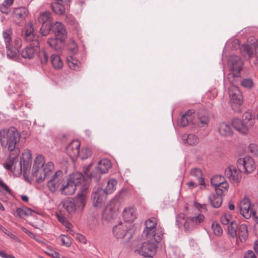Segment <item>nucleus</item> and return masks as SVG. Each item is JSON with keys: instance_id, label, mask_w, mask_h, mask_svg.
<instances>
[{"instance_id": "2f4dec72", "label": "nucleus", "mask_w": 258, "mask_h": 258, "mask_svg": "<svg viewBox=\"0 0 258 258\" xmlns=\"http://www.w3.org/2000/svg\"><path fill=\"white\" fill-rule=\"evenodd\" d=\"M64 40L58 39L57 37L54 38H49L47 40V44L50 47L55 49L58 50L61 48L63 45V41Z\"/></svg>"}, {"instance_id": "20e7f679", "label": "nucleus", "mask_w": 258, "mask_h": 258, "mask_svg": "<svg viewBox=\"0 0 258 258\" xmlns=\"http://www.w3.org/2000/svg\"><path fill=\"white\" fill-rule=\"evenodd\" d=\"M233 127L241 134H248L249 128L255 123V117L249 112L246 111L243 114L242 119L234 118L232 120Z\"/></svg>"}, {"instance_id": "aec40b11", "label": "nucleus", "mask_w": 258, "mask_h": 258, "mask_svg": "<svg viewBox=\"0 0 258 258\" xmlns=\"http://www.w3.org/2000/svg\"><path fill=\"white\" fill-rule=\"evenodd\" d=\"M77 188L76 185L69 181V179H68L67 182H64L62 184L60 189L62 194L66 196H70L75 192Z\"/></svg>"}, {"instance_id": "e433bc0d", "label": "nucleus", "mask_w": 258, "mask_h": 258, "mask_svg": "<svg viewBox=\"0 0 258 258\" xmlns=\"http://www.w3.org/2000/svg\"><path fill=\"white\" fill-rule=\"evenodd\" d=\"M67 61L69 67L75 71L80 70V62L73 56H70L67 57Z\"/></svg>"}, {"instance_id": "de8ad7c7", "label": "nucleus", "mask_w": 258, "mask_h": 258, "mask_svg": "<svg viewBox=\"0 0 258 258\" xmlns=\"http://www.w3.org/2000/svg\"><path fill=\"white\" fill-rule=\"evenodd\" d=\"M240 85L247 89H251L254 86V83L250 78L244 79L240 81Z\"/></svg>"}, {"instance_id": "393cba45", "label": "nucleus", "mask_w": 258, "mask_h": 258, "mask_svg": "<svg viewBox=\"0 0 258 258\" xmlns=\"http://www.w3.org/2000/svg\"><path fill=\"white\" fill-rule=\"evenodd\" d=\"M238 238L241 242H245L248 236L247 226L245 224H241L237 228Z\"/></svg>"}, {"instance_id": "13d9d810", "label": "nucleus", "mask_w": 258, "mask_h": 258, "mask_svg": "<svg viewBox=\"0 0 258 258\" xmlns=\"http://www.w3.org/2000/svg\"><path fill=\"white\" fill-rule=\"evenodd\" d=\"M61 241L63 245L69 247L71 244V241L68 236L62 235L61 236Z\"/></svg>"}, {"instance_id": "f8f14e48", "label": "nucleus", "mask_w": 258, "mask_h": 258, "mask_svg": "<svg viewBox=\"0 0 258 258\" xmlns=\"http://www.w3.org/2000/svg\"><path fill=\"white\" fill-rule=\"evenodd\" d=\"M157 219L154 217L150 218L145 221V228L143 234L147 238H150L155 235V234H153V231L157 227Z\"/></svg>"}, {"instance_id": "f3484780", "label": "nucleus", "mask_w": 258, "mask_h": 258, "mask_svg": "<svg viewBox=\"0 0 258 258\" xmlns=\"http://www.w3.org/2000/svg\"><path fill=\"white\" fill-rule=\"evenodd\" d=\"M52 32L55 36L59 40H64L67 33L64 26L60 22H56L52 25Z\"/></svg>"}, {"instance_id": "a19ab883", "label": "nucleus", "mask_w": 258, "mask_h": 258, "mask_svg": "<svg viewBox=\"0 0 258 258\" xmlns=\"http://www.w3.org/2000/svg\"><path fill=\"white\" fill-rule=\"evenodd\" d=\"M153 234H155V235L151 237L150 238H153L155 242H159L163 238V230L162 228L159 227H157L154 231Z\"/></svg>"}, {"instance_id": "2eb2a0df", "label": "nucleus", "mask_w": 258, "mask_h": 258, "mask_svg": "<svg viewBox=\"0 0 258 258\" xmlns=\"http://www.w3.org/2000/svg\"><path fill=\"white\" fill-rule=\"evenodd\" d=\"M80 143L78 140H74L66 147V152L72 158H75L79 155Z\"/></svg>"}, {"instance_id": "a18cd8bd", "label": "nucleus", "mask_w": 258, "mask_h": 258, "mask_svg": "<svg viewBox=\"0 0 258 258\" xmlns=\"http://www.w3.org/2000/svg\"><path fill=\"white\" fill-rule=\"evenodd\" d=\"M182 141L184 145L186 146H192L194 144V135L184 134L182 136Z\"/></svg>"}, {"instance_id": "6ab92c4d", "label": "nucleus", "mask_w": 258, "mask_h": 258, "mask_svg": "<svg viewBox=\"0 0 258 258\" xmlns=\"http://www.w3.org/2000/svg\"><path fill=\"white\" fill-rule=\"evenodd\" d=\"M87 190H80L73 201L75 203L77 210L82 211L86 204Z\"/></svg>"}, {"instance_id": "603ef678", "label": "nucleus", "mask_w": 258, "mask_h": 258, "mask_svg": "<svg viewBox=\"0 0 258 258\" xmlns=\"http://www.w3.org/2000/svg\"><path fill=\"white\" fill-rule=\"evenodd\" d=\"M241 206L239 207L240 213L246 219H249L250 218L251 214L249 213V210L250 209V205L245 206L243 208Z\"/></svg>"}, {"instance_id": "09e8293b", "label": "nucleus", "mask_w": 258, "mask_h": 258, "mask_svg": "<svg viewBox=\"0 0 258 258\" xmlns=\"http://www.w3.org/2000/svg\"><path fill=\"white\" fill-rule=\"evenodd\" d=\"M211 228L215 235L220 236L223 233V230L220 224L217 222H213Z\"/></svg>"}, {"instance_id": "0e129e2a", "label": "nucleus", "mask_w": 258, "mask_h": 258, "mask_svg": "<svg viewBox=\"0 0 258 258\" xmlns=\"http://www.w3.org/2000/svg\"><path fill=\"white\" fill-rule=\"evenodd\" d=\"M75 238L81 243H85L86 242L85 237L80 233H76L75 234Z\"/></svg>"}, {"instance_id": "39448f33", "label": "nucleus", "mask_w": 258, "mask_h": 258, "mask_svg": "<svg viewBox=\"0 0 258 258\" xmlns=\"http://www.w3.org/2000/svg\"><path fill=\"white\" fill-rule=\"evenodd\" d=\"M72 183L79 187L80 190H87L91 181H94L91 173H85L84 176L81 173L76 172L71 174L68 178Z\"/></svg>"}, {"instance_id": "f03ea898", "label": "nucleus", "mask_w": 258, "mask_h": 258, "mask_svg": "<svg viewBox=\"0 0 258 258\" xmlns=\"http://www.w3.org/2000/svg\"><path fill=\"white\" fill-rule=\"evenodd\" d=\"M22 36L30 43L22 50L21 55L24 58L32 59L38 52L40 46L38 36L34 34L32 23H28L25 25L22 32Z\"/></svg>"}, {"instance_id": "4be33fe9", "label": "nucleus", "mask_w": 258, "mask_h": 258, "mask_svg": "<svg viewBox=\"0 0 258 258\" xmlns=\"http://www.w3.org/2000/svg\"><path fill=\"white\" fill-rule=\"evenodd\" d=\"M28 11L25 7H19L14 9L13 16L16 19L23 20L27 17Z\"/></svg>"}, {"instance_id": "69168bd1", "label": "nucleus", "mask_w": 258, "mask_h": 258, "mask_svg": "<svg viewBox=\"0 0 258 258\" xmlns=\"http://www.w3.org/2000/svg\"><path fill=\"white\" fill-rule=\"evenodd\" d=\"M0 256L3 258H16L12 254H8L4 253V252H0Z\"/></svg>"}, {"instance_id": "c756f323", "label": "nucleus", "mask_w": 258, "mask_h": 258, "mask_svg": "<svg viewBox=\"0 0 258 258\" xmlns=\"http://www.w3.org/2000/svg\"><path fill=\"white\" fill-rule=\"evenodd\" d=\"M33 212V210L31 209L24 207L23 208H17L14 215L15 216L24 218L25 217L31 215Z\"/></svg>"}, {"instance_id": "c9c22d12", "label": "nucleus", "mask_w": 258, "mask_h": 258, "mask_svg": "<svg viewBox=\"0 0 258 258\" xmlns=\"http://www.w3.org/2000/svg\"><path fill=\"white\" fill-rule=\"evenodd\" d=\"M240 77V73H230L227 76V79L229 82L234 87H236L237 85H238L239 83L241 81L239 80V78Z\"/></svg>"}, {"instance_id": "9b49d317", "label": "nucleus", "mask_w": 258, "mask_h": 258, "mask_svg": "<svg viewBox=\"0 0 258 258\" xmlns=\"http://www.w3.org/2000/svg\"><path fill=\"white\" fill-rule=\"evenodd\" d=\"M228 65L231 73H240L242 70L243 61L238 56H232L228 60Z\"/></svg>"}, {"instance_id": "9d476101", "label": "nucleus", "mask_w": 258, "mask_h": 258, "mask_svg": "<svg viewBox=\"0 0 258 258\" xmlns=\"http://www.w3.org/2000/svg\"><path fill=\"white\" fill-rule=\"evenodd\" d=\"M106 196L101 188L94 190L91 197L94 207L97 208L101 207L105 203Z\"/></svg>"}, {"instance_id": "dca6fc26", "label": "nucleus", "mask_w": 258, "mask_h": 258, "mask_svg": "<svg viewBox=\"0 0 258 258\" xmlns=\"http://www.w3.org/2000/svg\"><path fill=\"white\" fill-rule=\"evenodd\" d=\"M198 125L200 127L205 128L208 126L210 118L209 113L206 109L202 108L199 110L198 112Z\"/></svg>"}, {"instance_id": "3c124183", "label": "nucleus", "mask_w": 258, "mask_h": 258, "mask_svg": "<svg viewBox=\"0 0 258 258\" xmlns=\"http://www.w3.org/2000/svg\"><path fill=\"white\" fill-rule=\"evenodd\" d=\"M91 155V150L88 148H83L81 151L79 152V155L78 156L82 160H85L90 157Z\"/></svg>"}, {"instance_id": "bf43d9fd", "label": "nucleus", "mask_w": 258, "mask_h": 258, "mask_svg": "<svg viewBox=\"0 0 258 258\" xmlns=\"http://www.w3.org/2000/svg\"><path fill=\"white\" fill-rule=\"evenodd\" d=\"M125 191L124 190H120L119 192H118L114 198L112 199L113 201H116L119 202L121 201V200H122L124 197Z\"/></svg>"}, {"instance_id": "864d4df0", "label": "nucleus", "mask_w": 258, "mask_h": 258, "mask_svg": "<svg viewBox=\"0 0 258 258\" xmlns=\"http://www.w3.org/2000/svg\"><path fill=\"white\" fill-rule=\"evenodd\" d=\"M248 151L249 152L254 155H258V146L256 144L254 143L250 144L248 147Z\"/></svg>"}, {"instance_id": "bb28decb", "label": "nucleus", "mask_w": 258, "mask_h": 258, "mask_svg": "<svg viewBox=\"0 0 258 258\" xmlns=\"http://www.w3.org/2000/svg\"><path fill=\"white\" fill-rule=\"evenodd\" d=\"M218 132L221 135L223 136H229L233 134L231 125L225 122H222L219 124Z\"/></svg>"}, {"instance_id": "1a4fd4ad", "label": "nucleus", "mask_w": 258, "mask_h": 258, "mask_svg": "<svg viewBox=\"0 0 258 258\" xmlns=\"http://www.w3.org/2000/svg\"><path fill=\"white\" fill-rule=\"evenodd\" d=\"M222 177L220 175H215L211 179V185L214 187L215 194H213L214 195L222 197L223 195L225 194L229 187V184L226 181H220L219 183H215V181L217 179H220Z\"/></svg>"}, {"instance_id": "f704fd0d", "label": "nucleus", "mask_w": 258, "mask_h": 258, "mask_svg": "<svg viewBox=\"0 0 258 258\" xmlns=\"http://www.w3.org/2000/svg\"><path fill=\"white\" fill-rule=\"evenodd\" d=\"M64 5L58 2H54L51 4V8L56 15H61L65 13Z\"/></svg>"}, {"instance_id": "7ed1b4c3", "label": "nucleus", "mask_w": 258, "mask_h": 258, "mask_svg": "<svg viewBox=\"0 0 258 258\" xmlns=\"http://www.w3.org/2000/svg\"><path fill=\"white\" fill-rule=\"evenodd\" d=\"M53 169V163L48 162L45 164L44 157L39 155L35 159L30 178L32 180L35 179L38 183H41L52 174Z\"/></svg>"}, {"instance_id": "a211bd4d", "label": "nucleus", "mask_w": 258, "mask_h": 258, "mask_svg": "<svg viewBox=\"0 0 258 258\" xmlns=\"http://www.w3.org/2000/svg\"><path fill=\"white\" fill-rule=\"evenodd\" d=\"M128 228L125 223H119L113 227V236L117 239L123 238L127 232Z\"/></svg>"}, {"instance_id": "49530a36", "label": "nucleus", "mask_w": 258, "mask_h": 258, "mask_svg": "<svg viewBox=\"0 0 258 258\" xmlns=\"http://www.w3.org/2000/svg\"><path fill=\"white\" fill-rule=\"evenodd\" d=\"M194 227V217H187L184 223V228L185 231H192Z\"/></svg>"}, {"instance_id": "4468645a", "label": "nucleus", "mask_w": 258, "mask_h": 258, "mask_svg": "<svg viewBox=\"0 0 258 258\" xmlns=\"http://www.w3.org/2000/svg\"><path fill=\"white\" fill-rule=\"evenodd\" d=\"M241 172L242 170L240 171L234 166H229L225 170V174L231 181L238 183L241 179Z\"/></svg>"}, {"instance_id": "f257e3e1", "label": "nucleus", "mask_w": 258, "mask_h": 258, "mask_svg": "<svg viewBox=\"0 0 258 258\" xmlns=\"http://www.w3.org/2000/svg\"><path fill=\"white\" fill-rule=\"evenodd\" d=\"M20 137L17 129L14 126L0 130L1 145L11 152L4 167L7 170L13 171L14 173L18 175H20L23 171L24 177L27 178L29 177L32 157L30 153H25L23 154L20 161H19L20 148L18 144Z\"/></svg>"}, {"instance_id": "423d86ee", "label": "nucleus", "mask_w": 258, "mask_h": 258, "mask_svg": "<svg viewBox=\"0 0 258 258\" xmlns=\"http://www.w3.org/2000/svg\"><path fill=\"white\" fill-rule=\"evenodd\" d=\"M111 167V163L108 160L103 159L100 160L95 170L91 172L94 181L98 182L100 179L101 175L107 173Z\"/></svg>"}, {"instance_id": "58836bf2", "label": "nucleus", "mask_w": 258, "mask_h": 258, "mask_svg": "<svg viewBox=\"0 0 258 258\" xmlns=\"http://www.w3.org/2000/svg\"><path fill=\"white\" fill-rule=\"evenodd\" d=\"M39 50L38 58L39 61L42 65H45L48 61L49 54L44 49Z\"/></svg>"}, {"instance_id": "5fc2aeb1", "label": "nucleus", "mask_w": 258, "mask_h": 258, "mask_svg": "<svg viewBox=\"0 0 258 258\" xmlns=\"http://www.w3.org/2000/svg\"><path fill=\"white\" fill-rule=\"evenodd\" d=\"M240 49L241 50H242V51H244L245 52H246L249 56H250V55H251L253 53L251 49L250 48V47L247 44H242L240 46Z\"/></svg>"}, {"instance_id": "412c9836", "label": "nucleus", "mask_w": 258, "mask_h": 258, "mask_svg": "<svg viewBox=\"0 0 258 258\" xmlns=\"http://www.w3.org/2000/svg\"><path fill=\"white\" fill-rule=\"evenodd\" d=\"M192 110H188L185 114H183L178 121L179 126L184 127L188 125L194 119Z\"/></svg>"}, {"instance_id": "052dcab7", "label": "nucleus", "mask_w": 258, "mask_h": 258, "mask_svg": "<svg viewBox=\"0 0 258 258\" xmlns=\"http://www.w3.org/2000/svg\"><path fill=\"white\" fill-rule=\"evenodd\" d=\"M231 218V215H227L226 214H224L223 215L221 218V223L223 225H228L229 223V221Z\"/></svg>"}, {"instance_id": "6e6552de", "label": "nucleus", "mask_w": 258, "mask_h": 258, "mask_svg": "<svg viewBox=\"0 0 258 258\" xmlns=\"http://www.w3.org/2000/svg\"><path fill=\"white\" fill-rule=\"evenodd\" d=\"M62 172L57 170L47 181V187L52 192H55L62 183Z\"/></svg>"}, {"instance_id": "c03bdc74", "label": "nucleus", "mask_w": 258, "mask_h": 258, "mask_svg": "<svg viewBox=\"0 0 258 258\" xmlns=\"http://www.w3.org/2000/svg\"><path fill=\"white\" fill-rule=\"evenodd\" d=\"M7 48V56L11 59H16L18 57V51L15 47H10L9 45L8 48Z\"/></svg>"}, {"instance_id": "4c0bfd02", "label": "nucleus", "mask_w": 258, "mask_h": 258, "mask_svg": "<svg viewBox=\"0 0 258 258\" xmlns=\"http://www.w3.org/2000/svg\"><path fill=\"white\" fill-rule=\"evenodd\" d=\"M38 21L41 24L51 23L50 12L46 11L41 13L38 18Z\"/></svg>"}, {"instance_id": "5701e85b", "label": "nucleus", "mask_w": 258, "mask_h": 258, "mask_svg": "<svg viewBox=\"0 0 258 258\" xmlns=\"http://www.w3.org/2000/svg\"><path fill=\"white\" fill-rule=\"evenodd\" d=\"M195 208L198 209V212L195 213V222L197 224H200L205 219V217L203 214H201L199 212H202V210H207L206 207L204 205H201L198 202L195 201Z\"/></svg>"}, {"instance_id": "ddd939ff", "label": "nucleus", "mask_w": 258, "mask_h": 258, "mask_svg": "<svg viewBox=\"0 0 258 258\" xmlns=\"http://www.w3.org/2000/svg\"><path fill=\"white\" fill-rule=\"evenodd\" d=\"M157 249L156 244L152 242H145L140 249L141 253L144 256L152 257L153 254Z\"/></svg>"}, {"instance_id": "37998d69", "label": "nucleus", "mask_w": 258, "mask_h": 258, "mask_svg": "<svg viewBox=\"0 0 258 258\" xmlns=\"http://www.w3.org/2000/svg\"><path fill=\"white\" fill-rule=\"evenodd\" d=\"M12 32L11 29H6L3 31V35L6 48H8L9 45H10V43L12 42Z\"/></svg>"}, {"instance_id": "c85d7f7f", "label": "nucleus", "mask_w": 258, "mask_h": 258, "mask_svg": "<svg viewBox=\"0 0 258 258\" xmlns=\"http://www.w3.org/2000/svg\"><path fill=\"white\" fill-rule=\"evenodd\" d=\"M117 181L114 179H110L107 182L106 187L103 189L105 195L111 194L116 189Z\"/></svg>"}, {"instance_id": "680f3d73", "label": "nucleus", "mask_w": 258, "mask_h": 258, "mask_svg": "<svg viewBox=\"0 0 258 258\" xmlns=\"http://www.w3.org/2000/svg\"><path fill=\"white\" fill-rule=\"evenodd\" d=\"M244 258H257L255 253L251 250L246 251L244 255Z\"/></svg>"}, {"instance_id": "6e6d98bb", "label": "nucleus", "mask_w": 258, "mask_h": 258, "mask_svg": "<svg viewBox=\"0 0 258 258\" xmlns=\"http://www.w3.org/2000/svg\"><path fill=\"white\" fill-rule=\"evenodd\" d=\"M4 190L10 194H12V191L8 186L2 180H0V192H2Z\"/></svg>"}, {"instance_id": "b1692460", "label": "nucleus", "mask_w": 258, "mask_h": 258, "mask_svg": "<svg viewBox=\"0 0 258 258\" xmlns=\"http://www.w3.org/2000/svg\"><path fill=\"white\" fill-rule=\"evenodd\" d=\"M62 205V211H66L69 214H72L75 213L77 208L75 203L72 200H65L61 203Z\"/></svg>"}, {"instance_id": "cd10ccee", "label": "nucleus", "mask_w": 258, "mask_h": 258, "mask_svg": "<svg viewBox=\"0 0 258 258\" xmlns=\"http://www.w3.org/2000/svg\"><path fill=\"white\" fill-rule=\"evenodd\" d=\"M122 217L125 221L133 222L136 218L134 209L132 207L124 209L122 212Z\"/></svg>"}, {"instance_id": "7c9ffc66", "label": "nucleus", "mask_w": 258, "mask_h": 258, "mask_svg": "<svg viewBox=\"0 0 258 258\" xmlns=\"http://www.w3.org/2000/svg\"><path fill=\"white\" fill-rule=\"evenodd\" d=\"M208 199L211 206L214 208L220 207L222 204L223 200L222 197L211 194L209 196Z\"/></svg>"}, {"instance_id": "ea45409f", "label": "nucleus", "mask_w": 258, "mask_h": 258, "mask_svg": "<svg viewBox=\"0 0 258 258\" xmlns=\"http://www.w3.org/2000/svg\"><path fill=\"white\" fill-rule=\"evenodd\" d=\"M238 226L235 221H232L228 226L227 230L229 234L232 238L237 237Z\"/></svg>"}, {"instance_id": "473e14b6", "label": "nucleus", "mask_w": 258, "mask_h": 258, "mask_svg": "<svg viewBox=\"0 0 258 258\" xmlns=\"http://www.w3.org/2000/svg\"><path fill=\"white\" fill-rule=\"evenodd\" d=\"M50 60L52 67L55 70L60 69L63 67V62L58 55L52 54L50 56Z\"/></svg>"}, {"instance_id": "e2e57ef3", "label": "nucleus", "mask_w": 258, "mask_h": 258, "mask_svg": "<svg viewBox=\"0 0 258 258\" xmlns=\"http://www.w3.org/2000/svg\"><path fill=\"white\" fill-rule=\"evenodd\" d=\"M0 11L5 14H8L10 12V8L2 4L0 6Z\"/></svg>"}, {"instance_id": "72a5a7b5", "label": "nucleus", "mask_w": 258, "mask_h": 258, "mask_svg": "<svg viewBox=\"0 0 258 258\" xmlns=\"http://www.w3.org/2000/svg\"><path fill=\"white\" fill-rule=\"evenodd\" d=\"M231 100L234 104L237 105H241L243 102V96L241 93L238 90L236 92L230 94Z\"/></svg>"}, {"instance_id": "774afa93", "label": "nucleus", "mask_w": 258, "mask_h": 258, "mask_svg": "<svg viewBox=\"0 0 258 258\" xmlns=\"http://www.w3.org/2000/svg\"><path fill=\"white\" fill-rule=\"evenodd\" d=\"M181 219H183V216L182 214H179L176 218V223L177 225H179V223L181 222L180 220Z\"/></svg>"}, {"instance_id": "0eeeda50", "label": "nucleus", "mask_w": 258, "mask_h": 258, "mask_svg": "<svg viewBox=\"0 0 258 258\" xmlns=\"http://www.w3.org/2000/svg\"><path fill=\"white\" fill-rule=\"evenodd\" d=\"M237 167L240 171L243 170L245 173H251L255 169V165L253 159L250 156H245L239 158L236 162Z\"/></svg>"}, {"instance_id": "4d7b16f0", "label": "nucleus", "mask_w": 258, "mask_h": 258, "mask_svg": "<svg viewBox=\"0 0 258 258\" xmlns=\"http://www.w3.org/2000/svg\"><path fill=\"white\" fill-rule=\"evenodd\" d=\"M1 228H2V231L5 234H6L8 236L11 237L12 239L15 240V241H18L19 240V238L15 235L13 234L12 232H10L6 228H5V227H1Z\"/></svg>"}, {"instance_id": "8fccbe9b", "label": "nucleus", "mask_w": 258, "mask_h": 258, "mask_svg": "<svg viewBox=\"0 0 258 258\" xmlns=\"http://www.w3.org/2000/svg\"><path fill=\"white\" fill-rule=\"evenodd\" d=\"M68 49L73 54H76L78 51L77 45L73 39H70L69 40Z\"/></svg>"}, {"instance_id": "338daca9", "label": "nucleus", "mask_w": 258, "mask_h": 258, "mask_svg": "<svg viewBox=\"0 0 258 258\" xmlns=\"http://www.w3.org/2000/svg\"><path fill=\"white\" fill-rule=\"evenodd\" d=\"M250 201L248 198L245 197L243 198L242 201L241 202V204L245 206H247L250 205Z\"/></svg>"}, {"instance_id": "79ce46f5", "label": "nucleus", "mask_w": 258, "mask_h": 258, "mask_svg": "<svg viewBox=\"0 0 258 258\" xmlns=\"http://www.w3.org/2000/svg\"><path fill=\"white\" fill-rule=\"evenodd\" d=\"M52 23H44L42 24L41 27L40 29V33L42 36L48 35L50 30L52 29Z\"/></svg>"}, {"instance_id": "a878e982", "label": "nucleus", "mask_w": 258, "mask_h": 258, "mask_svg": "<svg viewBox=\"0 0 258 258\" xmlns=\"http://www.w3.org/2000/svg\"><path fill=\"white\" fill-rule=\"evenodd\" d=\"M198 185L204 186L205 187L206 184L203 172L200 169L195 167V187Z\"/></svg>"}]
</instances>
